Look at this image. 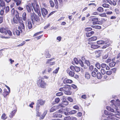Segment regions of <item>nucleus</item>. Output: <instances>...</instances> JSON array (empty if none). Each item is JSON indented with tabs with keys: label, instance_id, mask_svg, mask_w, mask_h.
Returning a JSON list of instances; mask_svg holds the SVG:
<instances>
[{
	"label": "nucleus",
	"instance_id": "1",
	"mask_svg": "<svg viewBox=\"0 0 120 120\" xmlns=\"http://www.w3.org/2000/svg\"><path fill=\"white\" fill-rule=\"evenodd\" d=\"M111 102L113 104L112 105L113 108L114 109L108 106L106 107V109L112 112L115 113V114H113L109 112V115L111 116H114L120 119V111H119L118 108L117 107V106L120 107V101L118 99L116 101L114 100H112L111 101Z\"/></svg>",
	"mask_w": 120,
	"mask_h": 120
},
{
	"label": "nucleus",
	"instance_id": "2",
	"mask_svg": "<svg viewBox=\"0 0 120 120\" xmlns=\"http://www.w3.org/2000/svg\"><path fill=\"white\" fill-rule=\"evenodd\" d=\"M37 83L39 87L44 88L46 85V83L43 80L41 77H39L37 80Z\"/></svg>",
	"mask_w": 120,
	"mask_h": 120
},
{
	"label": "nucleus",
	"instance_id": "3",
	"mask_svg": "<svg viewBox=\"0 0 120 120\" xmlns=\"http://www.w3.org/2000/svg\"><path fill=\"white\" fill-rule=\"evenodd\" d=\"M32 5L35 12L38 13L39 16H41V14L39 5L36 3H32Z\"/></svg>",
	"mask_w": 120,
	"mask_h": 120
},
{
	"label": "nucleus",
	"instance_id": "4",
	"mask_svg": "<svg viewBox=\"0 0 120 120\" xmlns=\"http://www.w3.org/2000/svg\"><path fill=\"white\" fill-rule=\"evenodd\" d=\"M30 15L31 19L33 22H38L39 21L40 19L39 17L34 13H31Z\"/></svg>",
	"mask_w": 120,
	"mask_h": 120
},
{
	"label": "nucleus",
	"instance_id": "5",
	"mask_svg": "<svg viewBox=\"0 0 120 120\" xmlns=\"http://www.w3.org/2000/svg\"><path fill=\"white\" fill-rule=\"evenodd\" d=\"M16 13L15 17H14L11 20V22L13 24L17 23L20 19L18 12L16 11Z\"/></svg>",
	"mask_w": 120,
	"mask_h": 120
},
{
	"label": "nucleus",
	"instance_id": "6",
	"mask_svg": "<svg viewBox=\"0 0 120 120\" xmlns=\"http://www.w3.org/2000/svg\"><path fill=\"white\" fill-rule=\"evenodd\" d=\"M41 11L42 15L44 18L45 19H46V15H47L48 14V11L47 10L44 8H43L41 9Z\"/></svg>",
	"mask_w": 120,
	"mask_h": 120
},
{
	"label": "nucleus",
	"instance_id": "7",
	"mask_svg": "<svg viewBox=\"0 0 120 120\" xmlns=\"http://www.w3.org/2000/svg\"><path fill=\"white\" fill-rule=\"evenodd\" d=\"M67 72L69 74V76L71 77H73L75 74L74 71H71L69 69L67 70Z\"/></svg>",
	"mask_w": 120,
	"mask_h": 120
},
{
	"label": "nucleus",
	"instance_id": "8",
	"mask_svg": "<svg viewBox=\"0 0 120 120\" xmlns=\"http://www.w3.org/2000/svg\"><path fill=\"white\" fill-rule=\"evenodd\" d=\"M25 26L24 24L23 23H21L20 26L18 27L19 30H20L21 32H22V31L25 30Z\"/></svg>",
	"mask_w": 120,
	"mask_h": 120
},
{
	"label": "nucleus",
	"instance_id": "9",
	"mask_svg": "<svg viewBox=\"0 0 120 120\" xmlns=\"http://www.w3.org/2000/svg\"><path fill=\"white\" fill-rule=\"evenodd\" d=\"M45 101L42 99H40L38 100L37 102V104L38 105H44L45 103Z\"/></svg>",
	"mask_w": 120,
	"mask_h": 120
},
{
	"label": "nucleus",
	"instance_id": "10",
	"mask_svg": "<svg viewBox=\"0 0 120 120\" xmlns=\"http://www.w3.org/2000/svg\"><path fill=\"white\" fill-rule=\"evenodd\" d=\"M26 7L27 10L28 12H30L31 10H33L31 5L30 4H29L28 5H27Z\"/></svg>",
	"mask_w": 120,
	"mask_h": 120
},
{
	"label": "nucleus",
	"instance_id": "11",
	"mask_svg": "<svg viewBox=\"0 0 120 120\" xmlns=\"http://www.w3.org/2000/svg\"><path fill=\"white\" fill-rule=\"evenodd\" d=\"M53 116L54 117H61L62 115L59 112H56L53 113Z\"/></svg>",
	"mask_w": 120,
	"mask_h": 120
},
{
	"label": "nucleus",
	"instance_id": "12",
	"mask_svg": "<svg viewBox=\"0 0 120 120\" xmlns=\"http://www.w3.org/2000/svg\"><path fill=\"white\" fill-rule=\"evenodd\" d=\"M63 82L65 84L71 83L73 82V81L71 80L65 79L63 80Z\"/></svg>",
	"mask_w": 120,
	"mask_h": 120
},
{
	"label": "nucleus",
	"instance_id": "13",
	"mask_svg": "<svg viewBox=\"0 0 120 120\" xmlns=\"http://www.w3.org/2000/svg\"><path fill=\"white\" fill-rule=\"evenodd\" d=\"M7 30L5 28H2L0 29V32L3 33L4 34L6 35L7 34Z\"/></svg>",
	"mask_w": 120,
	"mask_h": 120
},
{
	"label": "nucleus",
	"instance_id": "14",
	"mask_svg": "<svg viewBox=\"0 0 120 120\" xmlns=\"http://www.w3.org/2000/svg\"><path fill=\"white\" fill-rule=\"evenodd\" d=\"M101 67L102 68H106V69L107 70L109 69V67L108 66H107L106 64L104 63L102 64H101Z\"/></svg>",
	"mask_w": 120,
	"mask_h": 120
},
{
	"label": "nucleus",
	"instance_id": "15",
	"mask_svg": "<svg viewBox=\"0 0 120 120\" xmlns=\"http://www.w3.org/2000/svg\"><path fill=\"white\" fill-rule=\"evenodd\" d=\"M16 112V110L15 109L11 112L9 115V117L11 118H12L15 115Z\"/></svg>",
	"mask_w": 120,
	"mask_h": 120
},
{
	"label": "nucleus",
	"instance_id": "16",
	"mask_svg": "<svg viewBox=\"0 0 120 120\" xmlns=\"http://www.w3.org/2000/svg\"><path fill=\"white\" fill-rule=\"evenodd\" d=\"M21 32L20 31L17 30L13 32V34L15 35L18 36L19 35Z\"/></svg>",
	"mask_w": 120,
	"mask_h": 120
},
{
	"label": "nucleus",
	"instance_id": "17",
	"mask_svg": "<svg viewBox=\"0 0 120 120\" xmlns=\"http://www.w3.org/2000/svg\"><path fill=\"white\" fill-rule=\"evenodd\" d=\"M45 57L47 58H49L51 57V55L49 54V51L47 50L45 51Z\"/></svg>",
	"mask_w": 120,
	"mask_h": 120
},
{
	"label": "nucleus",
	"instance_id": "18",
	"mask_svg": "<svg viewBox=\"0 0 120 120\" xmlns=\"http://www.w3.org/2000/svg\"><path fill=\"white\" fill-rule=\"evenodd\" d=\"M57 109V107L56 106H54L50 109V112H52L56 110Z\"/></svg>",
	"mask_w": 120,
	"mask_h": 120
},
{
	"label": "nucleus",
	"instance_id": "19",
	"mask_svg": "<svg viewBox=\"0 0 120 120\" xmlns=\"http://www.w3.org/2000/svg\"><path fill=\"white\" fill-rule=\"evenodd\" d=\"M94 34V32L92 31L90 32H87L86 34V36L87 37H89Z\"/></svg>",
	"mask_w": 120,
	"mask_h": 120
},
{
	"label": "nucleus",
	"instance_id": "20",
	"mask_svg": "<svg viewBox=\"0 0 120 120\" xmlns=\"http://www.w3.org/2000/svg\"><path fill=\"white\" fill-rule=\"evenodd\" d=\"M92 20L93 21V25L97 24L98 21V18H96L93 19H92Z\"/></svg>",
	"mask_w": 120,
	"mask_h": 120
},
{
	"label": "nucleus",
	"instance_id": "21",
	"mask_svg": "<svg viewBox=\"0 0 120 120\" xmlns=\"http://www.w3.org/2000/svg\"><path fill=\"white\" fill-rule=\"evenodd\" d=\"M68 86L66 85L63 87H61L60 88V90L61 91H64L67 90Z\"/></svg>",
	"mask_w": 120,
	"mask_h": 120
},
{
	"label": "nucleus",
	"instance_id": "22",
	"mask_svg": "<svg viewBox=\"0 0 120 120\" xmlns=\"http://www.w3.org/2000/svg\"><path fill=\"white\" fill-rule=\"evenodd\" d=\"M97 39V37L96 36L92 37L89 38L88 40L89 41H95Z\"/></svg>",
	"mask_w": 120,
	"mask_h": 120
},
{
	"label": "nucleus",
	"instance_id": "23",
	"mask_svg": "<svg viewBox=\"0 0 120 120\" xmlns=\"http://www.w3.org/2000/svg\"><path fill=\"white\" fill-rule=\"evenodd\" d=\"M26 26L29 29L31 28L32 27V23L30 21H29L28 22V23L26 24Z\"/></svg>",
	"mask_w": 120,
	"mask_h": 120
},
{
	"label": "nucleus",
	"instance_id": "24",
	"mask_svg": "<svg viewBox=\"0 0 120 120\" xmlns=\"http://www.w3.org/2000/svg\"><path fill=\"white\" fill-rule=\"evenodd\" d=\"M26 13L24 12L22 15V19L23 20L26 21L27 19L26 17Z\"/></svg>",
	"mask_w": 120,
	"mask_h": 120
},
{
	"label": "nucleus",
	"instance_id": "25",
	"mask_svg": "<svg viewBox=\"0 0 120 120\" xmlns=\"http://www.w3.org/2000/svg\"><path fill=\"white\" fill-rule=\"evenodd\" d=\"M1 2L0 3V6L1 7H2L3 8H4L5 7V4L4 2L3 1V0L1 1H0Z\"/></svg>",
	"mask_w": 120,
	"mask_h": 120
},
{
	"label": "nucleus",
	"instance_id": "26",
	"mask_svg": "<svg viewBox=\"0 0 120 120\" xmlns=\"http://www.w3.org/2000/svg\"><path fill=\"white\" fill-rule=\"evenodd\" d=\"M91 47L92 48L96 49L98 48L99 47V46L96 45H91Z\"/></svg>",
	"mask_w": 120,
	"mask_h": 120
},
{
	"label": "nucleus",
	"instance_id": "27",
	"mask_svg": "<svg viewBox=\"0 0 120 120\" xmlns=\"http://www.w3.org/2000/svg\"><path fill=\"white\" fill-rule=\"evenodd\" d=\"M7 118V117L5 113H3L1 116V119L3 120H5Z\"/></svg>",
	"mask_w": 120,
	"mask_h": 120
},
{
	"label": "nucleus",
	"instance_id": "28",
	"mask_svg": "<svg viewBox=\"0 0 120 120\" xmlns=\"http://www.w3.org/2000/svg\"><path fill=\"white\" fill-rule=\"evenodd\" d=\"M97 10L100 12H102L103 11V8L101 7H99L97 9Z\"/></svg>",
	"mask_w": 120,
	"mask_h": 120
},
{
	"label": "nucleus",
	"instance_id": "29",
	"mask_svg": "<svg viewBox=\"0 0 120 120\" xmlns=\"http://www.w3.org/2000/svg\"><path fill=\"white\" fill-rule=\"evenodd\" d=\"M97 43L99 45L102 44L104 43H106V42H105V41L102 40L98 41L97 42Z\"/></svg>",
	"mask_w": 120,
	"mask_h": 120
},
{
	"label": "nucleus",
	"instance_id": "30",
	"mask_svg": "<svg viewBox=\"0 0 120 120\" xmlns=\"http://www.w3.org/2000/svg\"><path fill=\"white\" fill-rule=\"evenodd\" d=\"M77 112L75 110H72L69 112V114L71 115L73 114H75Z\"/></svg>",
	"mask_w": 120,
	"mask_h": 120
},
{
	"label": "nucleus",
	"instance_id": "31",
	"mask_svg": "<svg viewBox=\"0 0 120 120\" xmlns=\"http://www.w3.org/2000/svg\"><path fill=\"white\" fill-rule=\"evenodd\" d=\"M85 76L86 78L88 79L90 78V75L89 73L87 72H86L85 74Z\"/></svg>",
	"mask_w": 120,
	"mask_h": 120
},
{
	"label": "nucleus",
	"instance_id": "32",
	"mask_svg": "<svg viewBox=\"0 0 120 120\" xmlns=\"http://www.w3.org/2000/svg\"><path fill=\"white\" fill-rule=\"evenodd\" d=\"M16 11H16H15L14 8L12 9L11 11L12 15H14L15 14V15H16Z\"/></svg>",
	"mask_w": 120,
	"mask_h": 120
},
{
	"label": "nucleus",
	"instance_id": "33",
	"mask_svg": "<svg viewBox=\"0 0 120 120\" xmlns=\"http://www.w3.org/2000/svg\"><path fill=\"white\" fill-rule=\"evenodd\" d=\"M92 28H95V29H100L101 28V27L100 26H97V25H95V26H92Z\"/></svg>",
	"mask_w": 120,
	"mask_h": 120
},
{
	"label": "nucleus",
	"instance_id": "34",
	"mask_svg": "<svg viewBox=\"0 0 120 120\" xmlns=\"http://www.w3.org/2000/svg\"><path fill=\"white\" fill-rule=\"evenodd\" d=\"M97 77L98 79H101L102 77V75L100 73H97Z\"/></svg>",
	"mask_w": 120,
	"mask_h": 120
},
{
	"label": "nucleus",
	"instance_id": "35",
	"mask_svg": "<svg viewBox=\"0 0 120 120\" xmlns=\"http://www.w3.org/2000/svg\"><path fill=\"white\" fill-rule=\"evenodd\" d=\"M80 68L78 67L75 66V69L74 71L76 72H79L80 71Z\"/></svg>",
	"mask_w": 120,
	"mask_h": 120
},
{
	"label": "nucleus",
	"instance_id": "36",
	"mask_svg": "<svg viewBox=\"0 0 120 120\" xmlns=\"http://www.w3.org/2000/svg\"><path fill=\"white\" fill-rule=\"evenodd\" d=\"M74 60L75 63L76 64H78L79 63V60L78 59L76 58H74Z\"/></svg>",
	"mask_w": 120,
	"mask_h": 120
},
{
	"label": "nucleus",
	"instance_id": "37",
	"mask_svg": "<svg viewBox=\"0 0 120 120\" xmlns=\"http://www.w3.org/2000/svg\"><path fill=\"white\" fill-rule=\"evenodd\" d=\"M54 59V58H51V59L47 60L46 62V64H50L51 61Z\"/></svg>",
	"mask_w": 120,
	"mask_h": 120
},
{
	"label": "nucleus",
	"instance_id": "38",
	"mask_svg": "<svg viewBox=\"0 0 120 120\" xmlns=\"http://www.w3.org/2000/svg\"><path fill=\"white\" fill-rule=\"evenodd\" d=\"M10 92V91L9 92V91L8 90V92H3V95H4V97L5 98L6 97V96Z\"/></svg>",
	"mask_w": 120,
	"mask_h": 120
},
{
	"label": "nucleus",
	"instance_id": "39",
	"mask_svg": "<svg viewBox=\"0 0 120 120\" xmlns=\"http://www.w3.org/2000/svg\"><path fill=\"white\" fill-rule=\"evenodd\" d=\"M116 63L114 62H112L109 64V66L111 67H112L115 66Z\"/></svg>",
	"mask_w": 120,
	"mask_h": 120
},
{
	"label": "nucleus",
	"instance_id": "40",
	"mask_svg": "<svg viewBox=\"0 0 120 120\" xmlns=\"http://www.w3.org/2000/svg\"><path fill=\"white\" fill-rule=\"evenodd\" d=\"M64 93L65 94L67 95H70L71 94V92L70 91L67 90L65 91Z\"/></svg>",
	"mask_w": 120,
	"mask_h": 120
},
{
	"label": "nucleus",
	"instance_id": "41",
	"mask_svg": "<svg viewBox=\"0 0 120 120\" xmlns=\"http://www.w3.org/2000/svg\"><path fill=\"white\" fill-rule=\"evenodd\" d=\"M107 118L108 119H111V120H117L116 118L112 116H108Z\"/></svg>",
	"mask_w": 120,
	"mask_h": 120
},
{
	"label": "nucleus",
	"instance_id": "42",
	"mask_svg": "<svg viewBox=\"0 0 120 120\" xmlns=\"http://www.w3.org/2000/svg\"><path fill=\"white\" fill-rule=\"evenodd\" d=\"M63 94V93L62 92H60L57 93L56 94V95L57 96H60L62 95Z\"/></svg>",
	"mask_w": 120,
	"mask_h": 120
},
{
	"label": "nucleus",
	"instance_id": "43",
	"mask_svg": "<svg viewBox=\"0 0 120 120\" xmlns=\"http://www.w3.org/2000/svg\"><path fill=\"white\" fill-rule=\"evenodd\" d=\"M15 2L16 3V4L17 6L19 5L21 3V1L19 0H17L16 1H15Z\"/></svg>",
	"mask_w": 120,
	"mask_h": 120
},
{
	"label": "nucleus",
	"instance_id": "44",
	"mask_svg": "<svg viewBox=\"0 0 120 120\" xmlns=\"http://www.w3.org/2000/svg\"><path fill=\"white\" fill-rule=\"evenodd\" d=\"M102 6L104 8H109V5L105 4H103Z\"/></svg>",
	"mask_w": 120,
	"mask_h": 120
},
{
	"label": "nucleus",
	"instance_id": "45",
	"mask_svg": "<svg viewBox=\"0 0 120 120\" xmlns=\"http://www.w3.org/2000/svg\"><path fill=\"white\" fill-rule=\"evenodd\" d=\"M99 15L101 17H106L107 16L106 13H103L102 14H100Z\"/></svg>",
	"mask_w": 120,
	"mask_h": 120
},
{
	"label": "nucleus",
	"instance_id": "46",
	"mask_svg": "<svg viewBox=\"0 0 120 120\" xmlns=\"http://www.w3.org/2000/svg\"><path fill=\"white\" fill-rule=\"evenodd\" d=\"M85 62L88 66H90V63L88 60H85Z\"/></svg>",
	"mask_w": 120,
	"mask_h": 120
},
{
	"label": "nucleus",
	"instance_id": "47",
	"mask_svg": "<svg viewBox=\"0 0 120 120\" xmlns=\"http://www.w3.org/2000/svg\"><path fill=\"white\" fill-rule=\"evenodd\" d=\"M71 118L70 116L65 117L64 119V120H71Z\"/></svg>",
	"mask_w": 120,
	"mask_h": 120
},
{
	"label": "nucleus",
	"instance_id": "48",
	"mask_svg": "<svg viewBox=\"0 0 120 120\" xmlns=\"http://www.w3.org/2000/svg\"><path fill=\"white\" fill-rule=\"evenodd\" d=\"M96 67L98 69H100L101 68V65L98 63H97L96 64Z\"/></svg>",
	"mask_w": 120,
	"mask_h": 120
},
{
	"label": "nucleus",
	"instance_id": "49",
	"mask_svg": "<svg viewBox=\"0 0 120 120\" xmlns=\"http://www.w3.org/2000/svg\"><path fill=\"white\" fill-rule=\"evenodd\" d=\"M49 2L52 7H53L54 6V4L52 0H50Z\"/></svg>",
	"mask_w": 120,
	"mask_h": 120
},
{
	"label": "nucleus",
	"instance_id": "50",
	"mask_svg": "<svg viewBox=\"0 0 120 120\" xmlns=\"http://www.w3.org/2000/svg\"><path fill=\"white\" fill-rule=\"evenodd\" d=\"M112 73V71L111 70L108 71L106 72V74L108 75H111Z\"/></svg>",
	"mask_w": 120,
	"mask_h": 120
},
{
	"label": "nucleus",
	"instance_id": "51",
	"mask_svg": "<svg viewBox=\"0 0 120 120\" xmlns=\"http://www.w3.org/2000/svg\"><path fill=\"white\" fill-rule=\"evenodd\" d=\"M9 10V7L7 6L5 8V12L6 13L8 12Z\"/></svg>",
	"mask_w": 120,
	"mask_h": 120
},
{
	"label": "nucleus",
	"instance_id": "52",
	"mask_svg": "<svg viewBox=\"0 0 120 120\" xmlns=\"http://www.w3.org/2000/svg\"><path fill=\"white\" fill-rule=\"evenodd\" d=\"M26 42L25 41H23L20 44L17 45L18 47H19L21 46L24 45L25 43Z\"/></svg>",
	"mask_w": 120,
	"mask_h": 120
},
{
	"label": "nucleus",
	"instance_id": "53",
	"mask_svg": "<svg viewBox=\"0 0 120 120\" xmlns=\"http://www.w3.org/2000/svg\"><path fill=\"white\" fill-rule=\"evenodd\" d=\"M79 64L82 67H83L84 66L83 63L81 60H79Z\"/></svg>",
	"mask_w": 120,
	"mask_h": 120
},
{
	"label": "nucleus",
	"instance_id": "54",
	"mask_svg": "<svg viewBox=\"0 0 120 120\" xmlns=\"http://www.w3.org/2000/svg\"><path fill=\"white\" fill-rule=\"evenodd\" d=\"M40 106L39 105L37 104L36 108V111H38L40 108Z\"/></svg>",
	"mask_w": 120,
	"mask_h": 120
},
{
	"label": "nucleus",
	"instance_id": "55",
	"mask_svg": "<svg viewBox=\"0 0 120 120\" xmlns=\"http://www.w3.org/2000/svg\"><path fill=\"white\" fill-rule=\"evenodd\" d=\"M92 29V28L91 27H87L86 28L85 31H88L91 30Z\"/></svg>",
	"mask_w": 120,
	"mask_h": 120
},
{
	"label": "nucleus",
	"instance_id": "56",
	"mask_svg": "<svg viewBox=\"0 0 120 120\" xmlns=\"http://www.w3.org/2000/svg\"><path fill=\"white\" fill-rule=\"evenodd\" d=\"M10 36H11L12 35V33L10 30H7V33Z\"/></svg>",
	"mask_w": 120,
	"mask_h": 120
},
{
	"label": "nucleus",
	"instance_id": "57",
	"mask_svg": "<svg viewBox=\"0 0 120 120\" xmlns=\"http://www.w3.org/2000/svg\"><path fill=\"white\" fill-rule=\"evenodd\" d=\"M101 73L103 75H104V74H105L106 72L105 70V69H101Z\"/></svg>",
	"mask_w": 120,
	"mask_h": 120
},
{
	"label": "nucleus",
	"instance_id": "58",
	"mask_svg": "<svg viewBox=\"0 0 120 120\" xmlns=\"http://www.w3.org/2000/svg\"><path fill=\"white\" fill-rule=\"evenodd\" d=\"M73 108L74 109L76 110H79V107L77 105L74 106Z\"/></svg>",
	"mask_w": 120,
	"mask_h": 120
},
{
	"label": "nucleus",
	"instance_id": "59",
	"mask_svg": "<svg viewBox=\"0 0 120 120\" xmlns=\"http://www.w3.org/2000/svg\"><path fill=\"white\" fill-rule=\"evenodd\" d=\"M92 75L93 76L95 77L96 75V74L95 72L93 71L92 72Z\"/></svg>",
	"mask_w": 120,
	"mask_h": 120
},
{
	"label": "nucleus",
	"instance_id": "60",
	"mask_svg": "<svg viewBox=\"0 0 120 120\" xmlns=\"http://www.w3.org/2000/svg\"><path fill=\"white\" fill-rule=\"evenodd\" d=\"M60 100V99L59 98H56L55 100V102L57 103L59 102Z\"/></svg>",
	"mask_w": 120,
	"mask_h": 120
},
{
	"label": "nucleus",
	"instance_id": "61",
	"mask_svg": "<svg viewBox=\"0 0 120 120\" xmlns=\"http://www.w3.org/2000/svg\"><path fill=\"white\" fill-rule=\"evenodd\" d=\"M75 66H71L70 67V68L71 70L73 71H74L75 69Z\"/></svg>",
	"mask_w": 120,
	"mask_h": 120
},
{
	"label": "nucleus",
	"instance_id": "62",
	"mask_svg": "<svg viewBox=\"0 0 120 120\" xmlns=\"http://www.w3.org/2000/svg\"><path fill=\"white\" fill-rule=\"evenodd\" d=\"M59 68H56L54 71H53V73H54L56 74L57 73L59 70Z\"/></svg>",
	"mask_w": 120,
	"mask_h": 120
},
{
	"label": "nucleus",
	"instance_id": "63",
	"mask_svg": "<svg viewBox=\"0 0 120 120\" xmlns=\"http://www.w3.org/2000/svg\"><path fill=\"white\" fill-rule=\"evenodd\" d=\"M56 106L57 107L58 109L61 107H63L62 104H60Z\"/></svg>",
	"mask_w": 120,
	"mask_h": 120
},
{
	"label": "nucleus",
	"instance_id": "64",
	"mask_svg": "<svg viewBox=\"0 0 120 120\" xmlns=\"http://www.w3.org/2000/svg\"><path fill=\"white\" fill-rule=\"evenodd\" d=\"M4 11L3 10H1L0 12V15H2L4 14Z\"/></svg>",
	"mask_w": 120,
	"mask_h": 120
}]
</instances>
